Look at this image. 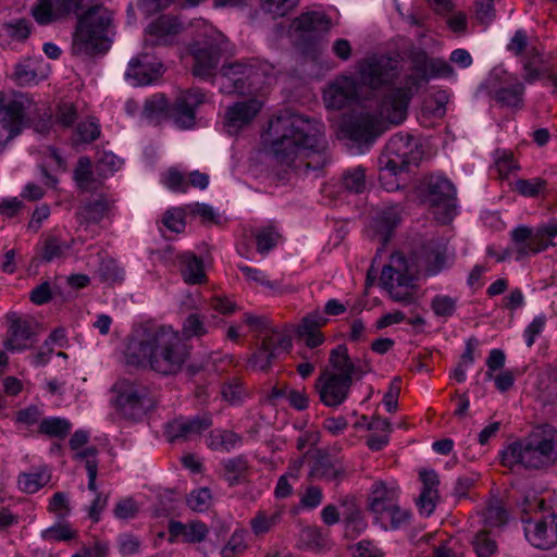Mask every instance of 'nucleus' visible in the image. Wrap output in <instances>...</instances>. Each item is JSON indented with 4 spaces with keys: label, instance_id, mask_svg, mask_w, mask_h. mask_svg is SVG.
Returning a JSON list of instances; mask_svg holds the SVG:
<instances>
[{
    "label": "nucleus",
    "instance_id": "obj_1",
    "mask_svg": "<svg viewBox=\"0 0 557 557\" xmlns=\"http://www.w3.org/2000/svg\"><path fill=\"white\" fill-rule=\"evenodd\" d=\"M323 128L314 119L280 114L270 121L265 134L269 152L281 166L320 170L329 162Z\"/></svg>",
    "mask_w": 557,
    "mask_h": 557
},
{
    "label": "nucleus",
    "instance_id": "obj_2",
    "mask_svg": "<svg viewBox=\"0 0 557 557\" xmlns=\"http://www.w3.org/2000/svg\"><path fill=\"white\" fill-rule=\"evenodd\" d=\"M84 8L85 0H39L32 12L35 21L41 25L76 14L72 53L88 57L104 54L112 42L113 13L102 4L91 5L79 13Z\"/></svg>",
    "mask_w": 557,
    "mask_h": 557
},
{
    "label": "nucleus",
    "instance_id": "obj_3",
    "mask_svg": "<svg viewBox=\"0 0 557 557\" xmlns=\"http://www.w3.org/2000/svg\"><path fill=\"white\" fill-rule=\"evenodd\" d=\"M190 356V348L171 325L146 323L134 330L126 347L128 364L163 376L176 375Z\"/></svg>",
    "mask_w": 557,
    "mask_h": 557
},
{
    "label": "nucleus",
    "instance_id": "obj_4",
    "mask_svg": "<svg viewBox=\"0 0 557 557\" xmlns=\"http://www.w3.org/2000/svg\"><path fill=\"white\" fill-rule=\"evenodd\" d=\"M408 57L411 70L417 74L406 76L404 87L389 89L382 99V111L394 123H401L407 117L408 106L421 82L454 74V69L444 59L431 58L421 48H412Z\"/></svg>",
    "mask_w": 557,
    "mask_h": 557
},
{
    "label": "nucleus",
    "instance_id": "obj_5",
    "mask_svg": "<svg viewBox=\"0 0 557 557\" xmlns=\"http://www.w3.org/2000/svg\"><path fill=\"white\" fill-rule=\"evenodd\" d=\"M500 457L506 467L547 468L557 461V430L549 425L539 428L523 440L509 444Z\"/></svg>",
    "mask_w": 557,
    "mask_h": 557
},
{
    "label": "nucleus",
    "instance_id": "obj_6",
    "mask_svg": "<svg viewBox=\"0 0 557 557\" xmlns=\"http://www.w3.org/2000/svg\"><path fill=\"white\" fill-rule=\"evenodd\" d=\"M116 410L126 419L139 420L158 403L156 389L139 380L121 379L113 385Z\"/></svg>",
    "mask_w": 557,
    "mask_h": 557
},
{
    "label": "nucleus",
    "instance_id": "obj_7",
    "mask_svg": "<svg viewBox=\"0 0 557 557\" xmlns=\"http://www.w3.org/2000/svg\"><path fill=\"white\" fill-rule=\"evenodd\" d=\"M423 156L418 141L408 134H396L386 144L379 158L384 177L393 173H403L418 165Z\"/></svg>",
    "mask_w": 557,
    "mask_h": 557
},
{
    "label": "nucleus",
    "instance_id": "obj_8",
    "mask_svg": "<svg viewBox=\"0 0 557 557\" xmlns=\"http://www.w3.org/2000/svg\"><path fill=\"white\" fill-rule=\"evenodd\" d=\"M265 70L257 61L234 62L221 69L220 90L223 94H245L257 89L264 81Z\"/></svg>",
    "mask_w": 557,
    "mask_h": 557
},
{
    "label": "nucleus",
    "instance_id": "obj_9",
    "mask_svg": "<svg viewBox=\"0 0 557 557\" xmlns=\"http://www.w3.org/2000/svg\"><path fill=\"white\" fill-rule=\"evenodd\" d=\"M424 202L438 223L448 224L457 213L454 184L446 177L431 175L424 184Z\"/></svg>",
    "mask_w": 557,
    "mask_h": 557
},
{
    "label": "nucleus",
    "instance_id": "obj_10",
    "mask_svg": "<svg viewBox=\"0 0 557 557\" xmlns=\"http://www.w3.org/2000/svg\"><path fill=\"white\" fill-rule=\"evenodd\" d=\"M32 103L25 94H16L9 100L0 96V148L20 135L26 126Z\"/></svg>",
    "mask_w": 557,
    "mask_h": 557
},
{
    "label": "nucleus",
    "instance_id": "obj_11",
    "mask_svg": "<svg viewBox=\"0 0 557 557\" xmlns=\"http://www.w3.org/2000/svg\"><path fill=\"white\" fill-rule=\"evenodd\" d=\"M485 88L490 97L503 108L519 110L523 107V83L500 67L491 71Z\"/></svg>",
    "mask_w": 557,
    "mask_h": 557
},
{
    "label": "nucleus",
    "instance_id": "obj_12",
    "mask_svg": "<svg viewBox=\"0 0 557 557\" xmlns=\"http://www.w3.org/2000/svg\"><path fill=\"white\" fill-rule=\"evenodd\" d=\"M387 123L394 124L382 111L381 102L380 114L361 112L354 115L343 124L342 132L351 141L369 146L387 129Z\"/></svg>",
    "mask_w": 557,
    "mask_h": 557
},
{
    "label": "nucleus",
    "instance_id": "obj_13",
    "mask_svg": "<svg viewBox=\"0 0 557 557\" xmlns=\"http://www.w3.org/2000/svg\"><path fill=\"white\" fill-rule=\"evenodd\" d=\"M225 51L226 41L221 35L195 42L191 46L193 74L201 79L213 77Z\"/></svg>",
    "mask_w": 557,
    "mask_h": 557
},
{
    "label": "nucleus",
    "instance_id": "obj_14",
    "mask_svg": "<svg viewBox=\"0 0 557 557\" xmlns=\"http://www.w3.org/2000/svg\"><path fill=\"white\" fill-rule=\"evenodd\" d=\"M207 101L206 94L197 87L180 90L169 110V116L181 129L196 125V112Z\"/></svg>",
    "mask_w": 557,
    "mask_h": 557
},
{
    "label": "nucleus",
    "instance_id": "obj_15",
    "mask_svg": "<svg viewBox=\"0 0 557 557\" xmlns=\"http://www.w3.org/2000/svg\"><path fill=\"white\" fill-rule=\"evenodd\" d=\"M527 541L540 549H549L557 545V515L542 513L537 518H522Z\"/></svg>",
    "mask_w": 557,
    "mask_h": 557
},
{
    "label": "nucleus",
    "instance_id": "obj_16",
    "mask_svg": "<svg viewBox=\"0 0 557 557\" xmlns=\"http://www.w3.org/2000/svg\"><path fill=\"white\" fill-rule=\"evenodd\" d=\"M290 346L292 341L287 335L274 330L265 331L260 346L248 359V368L267 371L280 351L287 350Z\"/></svg>",
    "mask_w": 557,
    "mask_h": 557
},
{
    "label": "nucleus",
    "instance_id": "obj_17",
    "mask_svg": "<svg viewBox=\"0 0 557 557\" xmlns=\"http://www.w3.org/2000/svg\"><path fill=\"white\" fill-rule=\"evenodd\" d=\"M413 258H416L414 255ZM420 273L422 271L417 259L409 261L401 252H396L391 256L389 263L383 268L380 281L381 284H391L392 281L408 288L413 286Z\"/></svg>",
    "mask_w": 557,
    "mask_h": 557
},
{
    "label": "nucleus",
    "instance_id": "obj_18",
    "mask_svg": "<svg viewBox=\"0 0 557 557\" xmlns=\"http://www.w3.org/2000/svg\"><path fill=\"white\" fill-rule=\"evenodd\" d=\"M361 97L360 84L354 76H339L324 90V102L329 109L342 110Z\"/></svg>",
    "mask_w": 557,
    "mask_h": 557
},
{
    "label": "nucleus",
    "instance_id": "obj_19",
    "mask_svg": "<svg viewBox=\"0 0 557 557\" xmlns=\"http://www.w3.org/2000/svg\"><path fill=\"white\" fill-rule=\"evenodd\" d=\"M332 28V20L321 11H307L294 18L292 29L304 41L313 42Z\"/></svg>",
    "mask_w": 557,
    "mask_h": 557
},
{
    "label": "nucleus",
    "instance_id": "obj_20",
    "mask_svg": "<svg viewBox=\"0 0 557 557\" xmlns=\"http://www.w3.org/2000/svg\"><path fill=\"white\" fill-rule=\"evenodd\" d=\"M359 74L360 90L362 86L377 89L395 78L397 66L387 58L370 59L360 65Z\"/></svg>",
    "mask_w": 557,
    "mask_h": 557
},
{
    "label": "nucleus",
    "instance_id": "obj_21",
    "mask_svg": "<svg viewBox=\"0 0 557 557\" xmlns=\"http://www.w3.org/2000/svg\"><path fill=\"white\" fill-rule=\"evenodd\" d=\"M351 385L348 375L325 373L317 383L321 403L332 408L341 406L347 399Z\"/></svg>",
    "mask_w": 557,
    "mask_h": 557
},
{
    "label": "nucleus",
    "instance_id": "obj_22",
    "mask_svg": "<svg viewBox=\"0 0 557 557\" xmlns=\"http://www.w3.org/2000/svg\"><path fill=\"white\" fill-rule=\"evenodd\" d=\"M422 273L428 276L438 274L448 268L447 244L441 239H430L414 252Z\"/></svg>",
    "mask_w": 557,
    "mask_h": 557
},
{
    "label": "nucleus",
    "instance_id": "obj_23",
    "mask_svg": "<svg viewBox=\"0 0 557 557\" xmlns=\"http://www.w3.org/2000/svg\"><path fill=\"white\" fill-rule=\"evenodd\" d=\"M163 64L147 52L140 53L131 60L125 73L127 78L135 81L136 85H149L156 82L163 73Z\"/></svg>",
    "mask_w": 557,
    "mask_h": 557
},
{
    "label": "nucleus",
    "instance_id": "obj_24",
    "mask_svg": "<svg viewBox=\"0 0 557 557\" xmlns=\"http://www.w3.org/2000/svg\"><path fill=\"white\" fill-rule=\"evenodd\" d=\"M261 110V102L256 99L236 102L225 113V126L230 134L237 133L249 124Z\"/></svg>",
    "mask_w": 557,
    "mask_h": 557
},
{
    "label": "nucleus",
    "instance_id": "obj_25",
    "mask_svg": "<svg viewBox=\"0 0 557 557\" xmlns=\"http://www.w3.org/2000/svg\"><path fill=\"white\" fill-rule=\"evenodd\" d=\"M511 239L517 260L541 252L549 245H554L552 242L543 240L536 233H533L530 227L523 225L516 227L511 232Z\"/></svg>",
    "mask_w": 557,
    "mask_h": 557
},
{
    "label": "nucleus",
    "instance_id": "obj_26",
    "mask_svg": "<svg viewBox=\"0 0 557 557\" xmlns=\"http://www.w3.org/2000/svg\"><path fill=\"white\" fill-rule=\"evenodd\" d=\"M181 24L170 15H161L152 22L145 37L146 46H166L172 44L174 37L178 34Z\"/></svg>",
    "mask_w": 557,
    "mask_h": 557
},
{
    "label": "nucleus",
    "instance_id": "obj_27",
    "mask_svg": "<svg viewBox=\"0 0 557 557\" xmlns=\"http://www.w3.org/2000/svg\"><path fill=\"white\" fill-rule=\"evenodd\" d=\"M212 418L210 414L197 416L191 419L176 420L169 429L170 440L191 441L211 428Z\"/></svg>",
    "mask_w": 557,
    "mask_h": 557
},
{
    "label": "nucleus",
    "instance_id": "obj_28",
    "mask_svg": "<svg viewBox=\"0 0 557 557\" xmlns=\"http://www.w3.org/2000/svg\"><path fill=\"white\" fill-rule=\"evenodd\" d=\"M309 475L312 479L339 482L345 476V468L337 458L319 451Z\"/></svg>",
    "mask_w": 557,
    "mask_h": 557
},
{
    "label": "nucleus",
    "instance_id": "obj_29",
    "mask_svg": "<svg viewBox=\"0 0 557 557\" xmlns=\"http://www.w3.org/2000/svg\"><path fill=\"white\" fill-rule=\"evenodd\" d=\"M8 319L11 322L9 327V337L4 345L8 350L22 351L29 347L33 336L32 323L23 320L16 313H9Z\"/></svg>",
    "mask_w": 557,
    "mask_h": 557
},
{
    "label": "nucleus",
    "instance_id": "obj_30",
    "mask_svg": "<svg viewBox=\"0 0 557 557\" xmlns=\"http://www.w3.org/2000/svg\"><path fill=\"white\" fill-rule=\"evenodd\" d=\"M398 502V488L387 486L383 481H376L371 487L368 498L369 510L375 516L383 513L384 510Z\"/></svg>",
    "mask_w": 557,
    "mask_h": 557
},
{
    "label": "nucleus",
    "instance_id": "obj_31",
    "mask_svg": "<svg viewBox=\"0 0 557 557\" xmlns=\"http://www.w3.org/2000/svg\"><path fill=\"white\" fill-rule=\"evenodd\" d=\"M285 506L275 504L268 509H259L250 519V529L256 536H262L278 525L284 517Z\"/></svg>",
    "mask_w": 557,
    "mask_h": 557
},
{
    "label": "nucleus",
    "instance_id": "obj_32",
    "mask_svg": "<svg viewBox=\"0 0 557 557\" xmlns=\"http://www.w3.org/2000/svg\"><path fill=\"white\" fill-rule=\"evenodd\" d=\"M114 202L113 199L100 195L98 198L89 200L79 207L76 214L82 223L96 224L107 215Z\"/></svg>",
    "mask_w": 557,
    "mask_h": 557
},
{
    "label": "nucleus",
    "instance_id": "obj_33",
    "mask_svg": "<svg viewBox=\"0 0 557 557\" xmlns=\"http://www.w3.org/2000/svg\"><path fill=\"white\" fill-rule=\"evenodd\" d=\"M522 69L523 81L532 85L544 77V74L547 73L548 65L542 52L537 48L532 47L525 51L522 58Z\"/></svg>",
    "mask_w": 557,
    "mask_h": 557
},
{
    "label": "nucleus",
    "instance_id": "obj_34",
    "mask_svg": "<svg viewBox=\"0 0 557 557\" xmlns=\"http://www.w3.org/2000/svg\"><path fill=\"white\" fill-rule=\"evenodd\" d=\"M180 271L187 284H201L206 281L203 262L191 252H184L177 257Z\"/></svg>",
    "mask_w": 557,
    "mask_h": 557
},
{
    "label": "nucleus",
    "instance_id": "obj_35",
    "mask_svg": "<svg viewBox=\"0 0 557 557\" xmlns=\"http://www.w3.org/2000/svg\"><path fill=\"white\" fill-rule=\"evenodd\" d=\"M74 180L81 190L90 191L96 189L103 178L97 175L96 168H92L88 157H81L74 170Z\"/></svg>",
    "mask_w": 557,
    "mask_h": 557
},
{
    "label": "nucleus",
    "instance_id": "obj_36",
    "mask_svg": "<svg viewBox=\"0 0 557 557\" xmlns=\"http://www.w3.org/2000/svg\"><path fill=\"white\" fill-rule=\"evenodd\" d=\"M222 478L230 486L238 485L247 480L248 460L245 456H236L222 461Z\"/></svg>",
    "mask_w": 557,
    "mask_h": 557
},
{
    "label": "nucleus",
    "instance_id": "obj_37",
    "mask_svg": "<svg viewBox=\"0 0 557 557\" xmlns=\"http://www.w3.org/2000/svg\"><path fill=\"white\" fill-rule=\"evenodd\" d=\"M518 506L521 510V519L523 517L537 518L542 513L552 512L546 506L545 500L541 498L537 492L533 488H525L521 492Z\"/></svg>",
    "mask_w": 557,
    "mask_h": 557
},
{
    "label": "nucleus",
    "instance_id": "obj_38",
    "mask_svg": "<svg viewBox=\"0 0 557 557\" xmlns=\"http://www.w3.org/2000/svg\"><path fill=\"white\" fill-rule=\"evenodd\" d=\"M243 438L239 434L231 430L215 429L210 432L207 438V445L212 450L228 453L235 447L242 445Z\"/></svg>",
    "mask_w": 557,
    "mask_h": 557
},
{
    "label": "nucleus",
    "instance_id": "obj_39",
    "mask_svg": "<svg viewBox=\"0 0 557 557\" xmlns=\"http://www.w3.org/2000/svg\"><path fill=\"white\" fill-rule=\"evenodd\" d=\"M329 361L336 371L333 372L334 374L348 375L351 381L354 380V375L357 373V366L350 360L345 345H338L332 349Z\"/></svg>",
    "mask_w": 557,
    "mask_h": 557
},
{
    "label": "nucleus",
    "instance_id": "obj_40",
    "mask_svg": "<svg viewBox=\"0 0 557 557\" xmlns=\"http://www.w3.org/2000/svg\"><path fill=\"white\" fill-rule=\"evenodd\" d=\"M387 509L388 510H384L383 513L374 517L375 521L379 522L383 529L396 530L409 522L410 512L400 508L398 502Z\"/></svg>",
    "mask_w": 557,
    "mask_h": 557
},
{
    "label": "nucleus",
    "instance_id": "obj_41",
    "mask_svg": "<svg viewBox=\"0 0 557 557\" xmlns=\"http://www.w3.org/2000/svg\"><path fill=\"white\" fill-rule=\"evenodd\" d=\"M72 424L67 419L60 417L45 418L39 422L38 433L48 437L64 438L69 435Z\"/></svg>",
    "mask_w": 557,
    "mask_h": 557
},
{
    "label": "nucleus",
    "instance_id": "obj_42",
    "mask_svg": "<svg viewBox=\"0 0 557 557\" xmlns=\"http://www.w3.org/2000/svg\"><path fill=\"white\" fill-rule=\"evenodd\" d=\"M400 207L398 205L387 207L383 209L377 218V230L383 235V243H386L394 228L400 222Z\"/></svg>",
    "mask_w": 557,
    "mask_h": 557
},
{
    "label": "nucleus",
    "instance_id": "obj_43",
    "mask_svg": "<svg viewBox=\"0 0 557 557\" xmlns=\"http://www.w3.org/2000/svg\"><path fill=\"white\" fill-rule=\"evenodd\" d=\"M71 248V244L62 242L59 237L49 235L45 238L41 248V259L45 262H51L55 259L64 258Z\"/></svg>",
    "mask_w": 557,
    "mask_h": 557
},
{
    "label": "nucleus",
    "instance_id": "obj_44",
    "mask_svg": "<svg viewBox=\"0 0 557 557\" xmlns=\"http://www.w3.org/2000/svg\"><path fill=\"white\" fill-rule=\"evenodd\" d=\"M50 479V474L46 470H37L34 472L22 473L18 476L17 484L21 491L34 494L45 486Z\"/></svg>",
    "mask_w": 557,
    "mask_h": 557
},
{
    "label": "nucleus",
    "instance_id": "obj_45",
    "mask_svg": "<svg viewBox=\"0 0 557 557\" xmlns=\"http://www.w3.org/2000/svg\"><path fill=\"white\" fill-rule=\"evenodd\" d=\"M547 186V181L542 177L519 178L515 182L513 189L523 197L536 198L546 193Z\"/></svg>",
    "mask_w": 557,
    "mask_h": 557
},
{
    "label": "nucleus",
    "instance_id": "obj_46",
    "mask_svg": "<svg viewBox=\"0 0 557 557\" xmlns=\"http://www.w3.org/2000/svg\"><path fill=\"white\" fill-rule=\"evenodd\" d=\"M343 186L350 193L360 194L366 189V171L362 166L349 169L343 174Z\"/></svg>",
    "mask_w": 557,
    "mask_h": 557
},
{
    "label": "nucleus",
    "instance_id": "obj_47",
    "mask_svg": "<svg viewBox=\"0 0 557 557\" xmlns=\"http://www.w3.org/2000/svg\"><path fill=\"white\" fill-rule=\"evenodd\" d=\"M238 269L248 282L263 286L273 293L280 292V283L277 281L268 280L267 275L261 270L244 264L238 265Z\"/></svg>",
    "mask_w": 557,
    "mask_h": 557
},
{
    "label": "nucleus",
    "instance_id": "obj_48",
    "mask_svg": "<svg viewBox=\"0 0 557 557\" xmlns=\"http://www.w3.org/2000/svg\"><path fill=\"white\" fill-rule=\"evenodd\" d=\"M98 274L106 283H121L124 280V270L113 259H103L99 265Z\"/></svg>",
    "mask_w": 557,
    "mask_h": 557
},
{
    "label": "nucleus",
    "instance_id": "obj_49",
    "mask_svg": "<svg viewBox=\"0 0 557 557\" xmlns=\"http://www.w3.org/2000/svg\"><path fill=\"white\" fill-rule=\"evenodd\" d=\"M457 308V298L448 295H436L431 300V309L436 317L450 318Z\"/></svg>",
    "mask_w": 557,
    "mask_h": 557
},
{
    "label": "nucleus",
    "instance_id": "obj_50",
    "mask_svg": "<svg viewBox=\"0 0 557 557\" xmlns=\"http://www.w3.org/2000/svg\"><path fill=\"white\" fill-rule=\"evenodd\" d=\"M171 106L163 94H156L148 98L144 104V115L148 119L157 117L162 113H168Z\"/></svg>",
    "mask_w": 557,
    "mask_h": 557
},
{
    "label": "nucleus",
    "instance_id": "obj_51",
    "mask_svg": "<svg viewBox=\"0 0 557 557\" xmlns=\"http://www.w3.org/2000/svg\"><path fill=\"white\" fill-rule=\"evenodd\" d=\"M299 0H261L262 10L273 18L285 16Z\"/></svg>",
    "mask_w": 557,
    "mask_h": 557
},
{
    "label": "nucleus",
    "instance_id": "obj_52",
    "mask_svg": "<svg viewBox=\"0 0 557 557\" xmlns=\"http://www.w3.org/2000/svg\"><path fill=\"white\" fill-rule=\"evenodd\" d=\"M478 557H491L497 550V544L487 531H480L472 541Z\"/></svg>",
    "mask_w": 557,
    "mask_h": 557
},
{
    "label": "nucleus",
    "instance_id": "obj_53",
    "mask_svg": "<svg viewBox=\"0 0 557 557\" xmlns=\"http://www.w3.org/2000/svg\"><path fill=\"white\" fill-rule=\"evenodd\" d=\"M41 537L50 542L69 541L76 537V531L72 530L69 524L58 523L45 529L41 532Z\"/></svg>",
    "mask_w": 557,
    "mask_h": 557
},
{
    "label": "nucleus",
    "instance_id": "obj_54",
    "mask_svg": "<svg viewBox=\"0 0 557 557\" xmlns=\"http://www.w3.org/2000/svg\"><path fill=\"white\" fill-rule=\"evenodd\" d=\"M121 165L120 159L111 152H104L96 163V172L100 178H107Z\"/></svg>",
    "mask_w": 557,
    "mask_h": 557
},
{
    "label": "nucleus",
    "instance_id": "obj_55",
    "mask_svg": "<svg viewBox=\"0 0 557 557\" xmlns=\"http://www.w3.org/2000/svg\"><path fill=\"white\" fill-rule=\"evenodd\" d=\"M221 395L223 399L231 405H237L243 401L245 397V389L237 379H233L231 382L225 383L222 386Z\"/></svg>",
    "mask_w": 557,
    "mask_h": 557
},
{
    "label": "nucleus",
    "instance_id": "obj_56",
    "mask_svg": "<svg viewBox=\"0 0 557 557\" xmlns=\"http://www.w3.org/2000/svg\"><path fill=\"white\" fill-rule=\"evenodd\" d=\"M508 511L498 503L488 505L485 511V522L490 527H502L508 521Z\"/></svg>",
    "mask_w": 557,
    "mask_h": 557
},
{
    "label": "nucleus",
    "instance_id": "obj_57",
    "mask_svg": "<svg viewBox=\"0 0 557 557\" xmlns=\"http://www.w3.org/2000/svg\"><path fill=\"white\" fill-rule=\"evenodd\" d=\"M278 234L273 227H265L256 234L257 249L264 253L271 250L277 243Z\"/></svg>",
    "mask_w": 557,
    "mask_h": 557
},
{
    "label": "nucleus",
    "instance_id": "obj_58",
    "mask_svg": "<svg viewBox=\"0 0 557 557\" xmlns=\"http://www.w3.org/2000/svg\"><path fill=\"white\" fill-rule=\"evenodd\" d=\"M207 333L205 323L199 314H189L183 323V334L187 337H200Z\"/></svg>",
    "mask_w": 557,
    "mask_h": 557
},
{
    "label": "nucleus",
    "instance_id": "obj_59",
    "mask_svg": "<svg viewBox=\"0 0 557 557\" xmlns=\"http://www.w3.org/2000/svg\"><path fill=\"white\" fill-rule=\"evenodd\" d=\"M210 499L211 493L208 488H198L188 495L187 505L195 511H203L208 508Z\"/></svg>",
    "mask_w": 557,
    "mask_h": 557
},
{
    "label": "nucleus",
    "instance_id": "obj_60",
    "mask_svg": "<svg viewBox=\"0 0 557 557\" xmlns=\"http://www.w3.org/2000/svg\"><path fill=\"white\" fill-rule=\"evenodd\" d=\"M496 16L493 0H480L475 2V18L483 25L491 24Z\"/></svg>",
    "mask_w": 557,
    "mask_h": 557
},
{
    "label": "nucleus",
    "instance_id": "obj_61",
    "mask_svg": "<svg viewBox=\"0 0 557 557\" xmlns=\"http://www.w3.org/2000/svg\"><path fill=\"white\" fill-rule=\"evenodd\" d=\"M354 557H384V552L373 541L362 540L354 547Z\"/></svg>",
    "mask_w": 557,
    "mask_h": 557
},
{
    "label": "nucleus",
    "instance_id": "obj_62",
    "mask_svg": "<svg viewBox=\"0 0 557 557\" xmlns=\"http://www.w3.org/2000/svg\"><path fill=\"white\" fill-rule=\"evenodd\" d=\"M323 500V493L319 486L310 485L306 488L300 498V506L305 509H314L321 505Z\"/></svg>",
    "mask_w": 557,
    "mask_h": 557
},
{
    "label": "nucleus",
    "instance_id": "obj_63",
    "mask_svg": "<svg viewBox=\"0 0 557 557\" xmlns=\"http://www.w3.org/2000/svg\"><path fill=\"white\" fill-rule=\"evenodd\" d=\"M163 224L172 232H183L185 228L183 211L176 208L168 210L163 216Z\"/></svg>",
    "mask_w": 557,
    "mask_h": 557
},
{
    "label": "nucleus",
    "instance_id": "obj_64",
    "mask_svg": "<svg viewBox=\"0 0 557 557\" xmlns=\"http://www.w3.org/2000/svg\"><path fill=\"white\" fill-rule=\"evenodd\" d=\"M109 543L101 540H95L91 545H83L79 554L83 557H107L109 555Z\"/></svg>",
    "mask_w": 557,
    "mask_h": 557
}]
</instances>
